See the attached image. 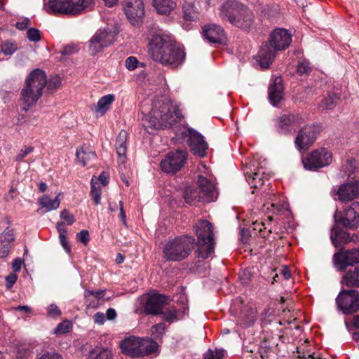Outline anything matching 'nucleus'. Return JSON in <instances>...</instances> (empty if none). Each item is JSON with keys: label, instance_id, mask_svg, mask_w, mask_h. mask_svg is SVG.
Returning <instances> with one entry per match:
<instances>
[{"label": "nucleus", "instance_id": "obj_1", "mask_svg": "<svg viewBox=\"0 0 359 359\" xmlns=\"http://www.w3.org/2000/svg\"><path fill=\"white\" fill-rule=\"evenodd\" d=\"M151 58L163 65L177 67L181 65L186 57L184 49L177 46L170 38L161 33L155 34L149 42Z\"/></svg>", "mask_w": 359, "mask_h": 359}, {"label": "nucleus", "instance_id": "obj_2", "mask_svg": "<svg viewBox=\"0 0 359 359\" xmlns=\"http://www.w3.org/2000/svg\"><path fill=\"white\" fill-rule=\"evenodd\" d=\"M180 109L169 101L156 102L151 111L142 118L143 126L151 130L169 128L181 121Z\"/></svg>", "mask_w": 359, "mask_h": 359}, {"label": "nucleus", "instance_id": "obj_3", "mask_svg": "<svg viewBox=\"0 0 359 359\" xmlns=\"http://www.w3.org/2000/svg\"><path fill=\"white\" fill-rule=\"evenodd\" d=\"M219 17L233 26L250 32L255 24V14L247 6L236 1H229L220 8Z\"/></svg>", "mask_w": 359, "mask_h": 359}, {"label": "nucleus", "instance_id": "obj_4", "mask_svg": "<svg viewBox=\"0 0 359 359\" xmlns=\"http://www.w3.org/2000/svg\"><path fill=\"white\" fill-rule=\"evenodd\" d=\"M169 302L170 298L166 295L150 294L144 303V311L147 314L161 316L168 323L179 320L186 314L187 309L183 308V311L177 310L173 306H169Z\"/></svg>", "mask_w": 359, "mask_h": 359}, {"label": "nucleus", "instance_id": "obj_5", "mask_svg": "<svg viewBox=\"0 0 359 359\" xmlns=\"http://www.w3.org/2000/svg\"><path fill=\"white\" fill-rule=\"evenodd\" d=\"M47 83L44 71L35 69L27 76L21 91L22 109L27 111L34 105L42 95Z\"/></svg>", "mask_w": 359, "mask_h": 359}, {"label": "nucleus", "instance_id": "obj_6", "mask_svg": "<svg viewBox=\"0 0 359 359\" xmlns=\"http://www.w3.org/2000/svg\"><path fill=\"white\" fill-rule=\"evenodd\" d=\"M194 231L197 236V257L208 259L215 250L214 226L206 219H200L194 226Z\"/></svg>", "mask_w": 359, "mask_h": 359}, {"label": "nucleus", "instance_id": "obj_7", "mask_svg": "<svg viewBox=\"0 0 359 359\" xmlns=\"http://www.w3.org/2000/svg\"><path fill=\"white\" fill-rule=\"evenodd\" d=\"M195 238L184 235L169 241L163 249V257L168 262H180L189 257L194 249Z\"/></svg>", "mask_w": 359, "mask_h": 359}, {"label": "nucleus", "instance_id": "obj_8", "mask_svg": "<svg viewBox=\"0 0 359 359\" xmlns=\"http://www.w3.org/2000/svg\"><path fill=\"white\" fill-rule=\"evenodd\" d=\"M198 187H187L184 192L186 203L192 204L196 202L209 203L214 200L215 187L213 184L203 175H199L197 180Z\"/></svg>", "mask_w": 359, "mask_h": 359}, {"label": "nucleus", "instance_id": "obj_9", "mask_svg": "<svg viewBox=\"0 0 359 359\" xmlns=\"http://www.w3.org/2000/svg\"><path fill=\"white\" fill-rule=\"evenodd\" d=\"M116 34L112 29L106 27L98 29L89 41V53L91 55L103 50L115 41Z\"/></svg>", "mask_w": 359, "mask_h": 359}, {"label": "nucleus", "instance_id": "obj_10", "mask_svg": "<svg viewBox=\"0 0 359 359\" xmlns=\"http://www.w3.org/2000/svg\"><path fill=\"white\" fill-rule=\"evenodd\" d=\"M336 303L345 315L354 313L359 310V292L355 290H343L338 294Z\"/></svg>", "mask_w": 359, "mask_h": 359}, {"label": "nucleus", "instance_id": "obj_11", "mask_svg": "<svg viewBox=\"0 0 359 359\" xmlns=\"http://www.w3.org/2000/svg\"><path fill=\"white\" fill-rule=\"evenodd\" d=\"M332 160V153L326 149H316L302 160L305 169L316 170L318 168L330 165Z\"/></svg>", "mask_w": 359, "mask_h": 359}, {"label": "nucleus", "instance_id": "obj_12", "mask_svg": "<svg viewBox=\"0 0 359 359\" xmlns=\"http://www.w3.org/2000/svg\"><path fill=\"white\" fill-rule=\"evenodd\" d=\"M182 136L186 139L189 147L194 154L201 158L206 155L208 145L199 132L191 128H187L182 133Z\"/></svg>", "mask_w": 359, "mask_h": 359}, {"label": "nucleus", "instance_id": "obj_13", "mask_svg": "<svg viewBox=\"0 0 359 359\" xmlns=\"http://www.w3.org/2000/svg\"><path fill=\"white\" fill-rule=\"evenodd\" d=\"M187 159L186 150H176L169 152L161 162L162 170L166 173H175L184 165Z\"/></svg>", "mask_w": 359, "mask_h": 359}, {"label": "nucleus", "instance_id": "obj_14", "mask_svg": "<svg viewBox=\"0 0 359 359\" xmlns=\"http://www.w3.org/2000/svg\"><path fill=\"white\" fill-rule=\"evenodd\" d=\"M334 220L339 225L346 228H358L359 226V202H353L343 212H336Z\"/></svg>", "mask_w": 359, "mask_h": 359}, {"label": "nucleus", "instance_id": "obj_15", "mask_svg": "<svg viewBox=\"0 0 359 359\" xmlns=\"http://www.w3.org/2000/svg\"><path fill=\"white\" fill-rule=\"evenodd\" d=\"M333 263L339 271H345L348 266L359 263V248L341 250L334 254Z\"/></svg>", "mask_w": 359, "mask_h": 359}, {"label": "nucleus", "instance_id": "obj_16", "mask_svg": "<svg viewBox=\"0 0 359 359\" xmlns=\"http://www.w3.org/2000/svg\"><path fill=\"white\" fill-rule=\"evenodd\" d=\"M124 13L133 25H137L144 16V5L142 0H124Z\"/></svg>", "mask_w": 359, "mask_h": 359}, {"label": "nucleus", "instance_id": "obj_17", "mask_svg": "<svg viewBox=\"0 0 359 359\" xmlns=\"http://www.w3.org/2000/svg\"><path fill=\"white\" fill-rule=\"evenodd\" d=\"M316 137L317 131L314 126H305L299 131L295 145L299 151L306 150L313 144Z\"/></svg>", "mask_w": 359, "mask_h": 359}, {"label": "nucleus", "instance_id": "obj_18", "mask_svg": "<svg viewBox=\"0 0 359 359\" xmlns=\"http://www.w3.org/2000/svg\"><path fill=\"white\" fill-rule=\"evenodd\" d=\"M292 41V37L287 30L278 28L273 30L269 38L268 42L276 50L280 51L289 47Z\"/></svg>", "mask_w": 359, "mask_h": 359}, {"label": "nucleus", "instance_id": "obj_19", "mask_svg": "<svg viewBox=\"0 0 359 359\" xmlns=\"http://www.w3.org/2000/svg\"><path fill=\"white\" fill-rule=\"evenodd\" d=\"M301 117L297 114H289L280 116L276 120L277 130L280 134H289L299 123Z\"/></svg>", "mask_w": 359, "mask_h": 359}, {"label": "nucleus", "instance_id": "obj_20", "mask_svg": "<svg viewBox=\"0 0 359 359\" xmlns=\"http://www.w3.org/2000/svg\"><path fill=\"white\" fill-rule=\"evenodd\" d=\"M205 38L210 43H224L226 40L224 29L215 24L205 25L203 29Z\"/></svg>", "mask_w": 359, "mask_h": 359}, {"label": "nucleus", "instance_id": "obj_21", "mask_svg": "<svg viewBox=\"0 0 359 359\" xmlns=\"http://www.w3.org/2000/svg\"><path fill=\"white\" fill-rule=\"evenodd\" d=\"M339 201H350L359 196V181L341 184L337 191Z\"/></svg>", "mask_w": 359, "mask_h": 359}, {"label": "nucleus", "instance_id": "obj_22", "mask_svg": "<svg viewBox=\"0 0 359 359\" xmlns=\"http://www.w3.org/2000/svg\"><path fill=\"white\" fill-rule=\"evenodd\" d=\"M278 50L268 41L263 43L257 55V60L262 67L267 68L272 63L276 56Z\"/></svg>", "mask_w": 359, "mask_h": 359}, {"label": "nucleus", "instance_id": "obj_23", "mask_svg": "<svg viewBox=\"0 0 359 359\" xmlns=\"http://www.w3.org/2000/svg\"><path fill=\"white\" fill-rule=\"evenodd\" d=\"M268 97L273 106H277L283 99L284 87L281 77H276L273 82L269 84L268 88Z\"/></svg>", "mask_w": 359, "mask_h": 359}, {"label": "nucleus", "instance_id": "obj_24", "mask_svg": "<svg viewBox=\"0 0 359 359\" xmlns=\"http://www.w3.org/2000/svg\"><path fill=\"white\" fill-rule=\"evenodd\" d=\"M45 9L49 14L73 15L70 0H49Z\"/></svg>", "mask_w": 359, "mask_h": 359}, {"label": "nucleus", "instance_id": "obj_25", "mask_svg": "<svg viewBox=\"0 0 359 359\" xmlns=\"http://www.w3.org/2000/svg\"><path fill=\"white\" fill-rule=\"evenodd\" d=\"M330 238L335 248H341L352 241L355 243L358 239V236L355 234L351 236L350 233L338 228L332 230Z\"/></svg>", "mask_w": 359, "mask_h": 359}, {"label": "nucleus", "instance_id": "obj_26", "mask_svg": "<svg viewBox=\"0 0 359 359\" xmlns=\"http://www.w3.org/2000/svg\"><path fill=\"white\" fill-rule=\"evenodd\" d=\"M140 337L130 336L126 338L121 343L122 352L133 358L138 357V349L140 346Z\"/></svg>", "mask_w": 359, "mask_h": 359}, {"label": "nucleus", "instance_id": "obj_27", "mask_svg": "<svg viewBox=\"0 0 359 359\" xmlns=\"http://www.w3.org/2000/svg\"><path fill=\"white\" fill-rule=\"evenodd\" d=\"M341 283L348 287H359V265L346 271Z\"/></svg>", "mask_w": 359, "mask_h": 359}, {"label": "nucleus", "instance_id": "obj_28", "mask_svg": "<svg viewBox=\"0 0 359 359\" xmlns=\"http://www.w3.org/2000/svg\"><path fill=\"white\" fill-rule=\"evenodd\" d=\"M158 345L157 342L148 338H140L138 357H143L156 353Z\"/></svg>", "mask_w": 359, "mask_h": 359}, {"label": "nucleus", "instance_id": "obj_29", "mask_svg": "<svg viewBox=\"0 0 359 359\" xmlns=\"http://www.w3.org/2000/svg\"><path fill=\"white\" fill-rule=\"evenodd\" d=\"M198 2L196 0H185L182 5L184 19L194 21L198 18Z\"/></svg>", "mask_w": 359, "mask_h": 359}, {"label": "nucleus", "instance_id": "obj_30", "mask_svg": "<svg viewBox=\"0 0 359 359\" xmlns=\"http://www.w3.org/2000/svg\"><path fill=\"white\" fill-rule=\"evenodd\" d=\"M73 15H77L93 8L95 0H70Z\"/></svg>", "mask_w": 359, "mask_h": 359}, {"label": "nucleus", "instance_id": "obj_31", "mask_svg": "<svg viewBox=\"0 0 359 359\" xmlns=\"http://www.w3.org/2000/svg\"><path fill=\"white\" fill-rule=\"evenodd\" d=\"M152 3L157 13L162 15L170 13L177 6L176 0H153Z\"/></svg>", "mask_w": 359, "mask_h": 359}, {"label": "nucleus", "instance_id": "obj_32", "mask_svg": "<svg viewBox=\"0 0 359 359\" xmlns=\"http://www.w3.org/2000/svg\"><path fill=\"white\" fill-rule=\"evenodd\" d=\"M127 132L123 130L120 131L116 141V153L118 154L119 161L121 162H123L126 158V153L127 150Z\"/></svg>", "mask_w": 359, "mask_h": 359}, {"label": "nucleus", "instance_id": "obj_33", "mask_svg": "<svg viewBox=\"0 0 359 359\" xmlns=\"http://www.w3.org/2000/svg\"><path fill=\"white\" fill-rule=\"evenodd\" d=\"M114 100L115 97L114 95L109 94L104 95L98 100L97 105H95L93 108L92 107V110L102 116L109 109L110 105Z\"/></svg>", "mask_w": 359, "mask_h": 359}, {"label": "nucleus", "instance_id": "obj_34", "mask_svg": "<svg viewBox=\"0 0 359 359\" xmlns=\"http://www.w3.org/2000/svg\"><path fill=\"white\" fill-rule=\"evenodd\" d=\"M260 170L252 171L251 169L247 168L245 171V179L252 188H258L264 184V181L261 175Z\"/></svg>", "mask_w": 359, "mask_h": 359}, {"label": "nucleus", "instance_id": "obj_35", "mask_svg": "<svg viewBox=\"0 0 359 359\" xmlns=\"http://www.w3.org/2000/svg\"><path fill=\"white\" fill-rule=\"evenodd\" d=\"M60 195L61 193H59L58 195L54 199H51L47 195H43L40 198H39V203L41 206V208L46 209V212L56 210L57 208H58L60 204V201L59 199V196Z\"/></svg>", "mask_w": 359, "mask_h": 359}, {"label": "nucleus", "instance_id": "obj_36", "mask_svg": "<svg viewBox=\"0 0 359 359\" xmlns=\"http://www.w3.org/2000/svg\"><path fill=\"white\" fill-rule=\"evenodd\" d=\"M271 220V217H268L267 219L265 221L256 220L252 222L251 228L253 231H255V234H257V232L262 237L266 238L269 233H271V230L270 229L268 230L267 233L265 231V230L269 228V224Z\"/></svg>", "mask_w": 359, "mask_h": 359}, {"label": "nucleus", "instance_id": "obj_37", "mask_svg": "<svg viewBox=\"0 0 359 359\" xmlns=\"http://www.w3.org/2000/svg\"><path fill=\"white\" fill-rule=\"evenodd\" d=\"M88 359H114V356L108 348H95L89 352Z\"/></svg>", "mask_w": 359, "mask_h": 359}, {"label": "nucleus", "instance_id": "obj_38", "mask_svg": "<svg viewBox=\"0 0 359 359\" xmlns=\"http://www.w3.org/2000/svg\"><path fill=\"white\" fill-rule=\"evenodd\" d=\"M76 158L83 166L95 158V153L92 150H86L83 147L78 149L76 153Z\"/></svg>", "mask_w": 359, "mask_h": 359}, {"label": "nucleus", "instance_id": "obj_39", "mask_svg": "<svg viewBox=\"0 0 359 359\" xmlns=\"http://www.w3.org/2000/svg\"><path fill=\"white\" fill-rule=\"evenodd\" d=\"M259 353L262 359H273V348L266 340L262 341L259 348Z\"/></svg>", "mask_w": 359, "mask_h": 359}, {"label": "nucleus", "instance_id": "obj_40", "mask_svg": "<svg viewBox=\"0 0 359 359\" xmlns=\"http://www.w3.org/2000/svg\"><path fill=\"white\" fill-rule=\"evenodd\" d=\"M257 319V310L255 308L249 307L245 311L243 316V323L245 327L252 326Z\"/></svg>", "mask_w": 359, "mask_h": 359}, {"label": "nucleus", "instance_id": "obj_41", "mask_svg": "<svg viewBox=\"0 0 359 359\" xmlns=\"http://www.w3.org/2000/svg\"><path fill=\"white\" fill-rule=\"evenodd\" d=\"M339 97L334 93L329 94L327 97L322 100L320 107L323 109H332L337 104Z\"/></svg>", "mask_w": 359, "mask_h": 359}, {"label": "nucleus", "instance_id": "obj_42", "mask_svg": "<svg viewBox=\"0 0 359 359\" xmlns=\"http://www.w3.org/2000/svg\"><path fill=\"white\" fill-rule=\"evenodd\" d=\"M90 196L95 205L100 203L101 188L100 187L98 182H95L93 179H92L90 182Z\"/></svg>", "mask_w": 359, "mask_h": 359}, {"label": "nucleus", "instance_id": "obj_43", "mask_svg": "<svg viewBox=\"0 0 359 359\" xmlns=\"http://www.w3.org/2000/svg\"><path fill=\"white\" fill-rule=\"evenodd\" d=\"M224 353L225 351L223 348H216L214 351L208 349L203 355L205 359H222Z\"/></svg>", "mask_w": 359, "mask_h": 359}, {"label": "nucleus", "instance_id": "obj_44", "mask_svg": "<svg viewBox=\"0 0 359 359\" xmlns=\"http://www.w3.org/2000/svg\"><path fill=\"white\" fill-rule=\"evenodd\" d=\"M18 46L15 42L6 41L1 45V50L6 55H11L15 52Z\"/></svg>", "mask_w": 359, "mask_h": 359}, {"label": "nucleus", "instance_id": "obj_45", "mask_svg": "<svg viewBox=\"0 0 359 359\" xmlns=\"http://www.w3.org/2000/svg\"><path fill=\"white\" fill-rule=\"evenodd\" d=\"M72 329V325L69 321L64 320L59 323L55 328L54 332L57 334H65L69 332Z\"/></svg>", "mask_w": 359, "mask_h": 359}, {"label": "nucleus", "instance_id": "obj_46", "mask_svg": "<svg viewBox=\"0 0 359 359\" xmlns=\"http://www.w3.org/2000/svg\"><path fill=\"white\" fill-rule=\"evenodd\" d=\"M151 335L155 338H161L163 337L165 331V325L164 323H158L154 325L151 327Z\"/></svg>", "mask_w": 359, "mask_h": 359}, {"label": "nucleus", "instance_id": "obj_47", "mask_svg": "<svg viewBox=\"0 0 359 359\" xmlns=\"http://www.w3.org/2000/svg\"><path fill=\"white\" fill-rule=\"evenodd\" d=\"M34 151V147L32 146H25L20 149L19 153L15 156V161L20 162L24 158Z\"/></svg>", "mask_w": 359, "mask_h": 359}, {"label": "nucleus", "instance_id": "obj_48", "mask_svg": "<svg viewBox=\"0 0 359 359\" xmlns=\"http://www.w3.org/2000/svg\"><path fill=\"white\" fill-rule=\"evenodd\" d=\"M27 36L30 41L38 42L41 40L40 31L35 28H29L27 32Z\"/></svg>", "mask_w": 359, "mask_h": 359}, {"label": "nucleus", "instance_id": "obj_49", "mask_svg": "<svg viewBox=\"0 0 359 359\" xmlns=\"http://www.w3.org/2000/svg\"><path fill=\"white\" fill-rule=\"evenodd\" d=\"M61 84L60 77L58 76H54L51 77L49 81H47L46 85L48 90H55L57 89Z\"/></svg>", "mask_w": 359, "mask_h": 359}, {"label": "nucleus", "instance_id": "obj_50", "mask_svg": "<svg viewBox=\"0 0 359 359\" xmlns=\"http://www.w3.org/2000/svg\"><path fill=\"white\" fill-rule=\"evenodd\" d=\"M59 232H60V235H59V239H60V244L62 246V248H64V250L67 252V253H70L71 252V247L70 245H69V243L67 240V237H66V230H62V231L59 229Z\"/></svg>", "mask_w": 359, "mask_h": 359}, {"label": "nucleus", "instance_id": "obj_51", "mask_svg": "<svg viewBox=\"0 0 359 359\" xmlns=\"http://www.w3.org/2000/svg\"><path fill=\"white\" fill-rule=\"evenodd\" d=\"M15 236L13 233V231L10 229H6L0 236V241L6 243H8L11 244V242H13Z\"/></svg>", "mask_w": 359, "mask_h": 359}, {"label": "nucleus", "instance_id": "obj_52", "mask_svg": "<svg viewBox=\"0 0 359 359\" xmlns=\"http://www.w3.org/2000/svg\"><path fill=\"white\" fill-rule=\"evenodd\" d=\"M105 290H86L84 293V296L86 297H89L90 295L95 296L97 299H104L103 294L105 293ZM109 297L104 299V300H109Z\"/></svg>", "mask_w": 359, "mask_h": 359}, {"label": "nucleus", "instance_id": "obj_53", "mask_svg": "<svg viewBox=\"0 0 359 359\" xmlns=\"http://www.w3.org/2000/svg\"><path fill=\"white\" fill-rule=\"evenodd\" d=\"M48 316L51 318H56L61 315V311L58 308V306L54 304H51L48 306L47 309Z\"/></svg>", "mask_w": 359, "mask_h": 359}, {"label": "nucleus", "instance_id": "obj_54", "mask_svg": "<svg viewBox=\"0 0 359 359\" xmlns=\"http://www.w3.org/2000/svg\"><path fill=\"white\" fill-rule=\"evenodd\" d=\"M60 218L65 221L67 225H72L74 222L75 219L71 213L67 210H63L60 212Z\"/></svg>", "mask_w": 359, "mask_h": 359}, {"label": "nucleus", "instance_id": "obj_55", "mask_svg": "<svg viewBox=\"0 0 359 359\" xmlns=\"http://www.w3.org/2000/svg\"><path fill=\"white\" fill-rule=\"evenodd\" d=\"M138 64H139V62H138L137 59L135 57L130 56L126 59L125 65H126V67L128 70L132 71V70H134L137 67Z\"/></svg>", "mask_w": 359, "mask_h": 359}, {"label": "nucleus", "instance_id": "obj_56", "mask_svg": "<svg viewBox=\"0 0 359 359\" xmlns=\"http://www.w3.org/2000/svg\"><path fill=\"white\" fill-rule=\"evenodd\" d=\"M76 238L84 245H87L90 240L88 231L81 230L80 232L76 233Z\"/></svg>", "mask_w": 359, "mask_h": 359}, {"label": "nucleus", "instance_id": "obj_57", "mask_svg": "<svg viewBox=\"0 0 359 359\" xmlns=\"http://www.w3.org/2000/svg\"><path fill=\"white\" fill-rule=\"evenodd\" d=\"M11 248V244L0 241V257H6L8 255Z\"/></svg>", "mask_w": 359, "mask_h": 359}, {"label": "nucleus", "instance_id": "obj_58", "mask_svg": "<svg viewBox=\"0 0 359 359\" xmlns=\"http://www.w3.org/2000/svg\"><path fill=\"white\" fill-rule=\"evenodd\" d=\"M30 20L27 18H25L21 22H17L15 26L20 30H25L30 25Z\"/></svg>", "mask_w": 359, "mask_h": 359}, {"label": "nucleus", "instance_id": "obj_59", "mask_svg": "<svg viewBox=\"0 0 359 359\" xmlns=\"http://www.w3.org/2000/svg\"><path fill=\"white\" fill-rule=\"evenodd\" d=\"M310 70V67L309 63L306 62H302L299 63L297 67V72L299 74H307L308 72Z\"/></svg>", "mask_w": 359, "mask_h": 359}, {"label": "nucleus", "instance_id": "obj_60", "mask_svg": "<svg viewBox=\"0 0 359 359\" xmlns=\"http://www.w3.org/2000/svg\"><path fill=\"white\" fill-rule=\"evenodd\" d=\"M38 359H63V358L57 353H55V352H47V353L43 354Z\"/></svg>", "mask_w": 359, "mask_h": 359}, {"label": "nucleus", "instance_id": "obj_61", "mask_svg": "<svg viewBox=\"0 0 359 359\" xmlns=\"http://www.w3.org/2000/svg\"><path fill=\"white\" fill-rule=\"evenodd\" d=\"M105 316L102 312H97L93 316L95 323L97 325H103L105 322Z\"/></svg>", "mask_w": 359, "mask_h": 359}, {"label": "nucleus", "instance_id": "obj_62", "mask_svg": "<svg viewBox=\"0 0 359 359\" xmlns=\"http://www.w3.org/2000/svg\"><path fill=\"white\" fill-rule=\"evenodd\" d=\"M17 280V276L14 273L10 274L6 278V285L8 288H11L13 287L14 283Z\"/></svg>", "mask_w": 359, "mask_h": 359}, {"label": "nucleus", "instance_id": "obj_63", "mask_svg": "<svg viewBox=\"0 0 359 359\" xmlns=\"http://www.w3.org/2000/svg\"><path fill=\"white\" fill-rule=\"evenodd\" d=\"M74 52H76V47L74 46H67L60 50L61 54L65 56L70 55Z\"/></svg>", "mask_w": 359, "mask_h": 359}, {"label": "nucleus", "instance_id": "obj_64", "mask_svg": "<svg viewBox=\"0 0 359 359\" xmlns=\"http://www.w3.org/2000/svg\"><path fill=\"white\" fill-rule=\"evenodd\" d=\"M116 316H117V314H116L115 309H114L112 308H109L107 310L106 318L108 320H114L116 318Z\"/></svg>", "mask_w": 359, "mask_h": 359}]
</instances>
